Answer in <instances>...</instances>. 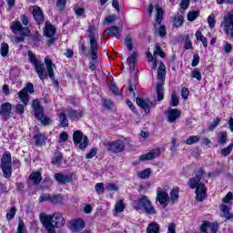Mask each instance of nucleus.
Segmentation results:
<instances>
[{"instance_id": "f257e3e1", "label": "nucleus", "mask_w": 233, "mask_h": 233, "mask_svg": "<svg viewBox=\"0 0 233 233\" xmlns=\"http://www.w3.org/2000/svg\"><path fill=\"white\" fill-rule=\"evenodd\" d=\"M40 223L46 233H56V228H62L65 227V218L59 212L52 215L46 213H41L39 215Z\"/></svg>"}, {"instance_id": "f03ea898", "label": "nucleus", "mask_w": 233, "mask_h": 233, "mask_svg": "<svg viewBox=\"0 0 233 233\" xmlns=\"http://www.w3.org/2000/svg\"><path fill=\"white\" fill-rule=\"evenodd\" d=\"M34 84L28 83L26 86H25L20 92H18V98L22 101L23 104H17L15 106V114H25V106H28V101H30L28 97L29 94H34Z\"/></svg>"}, {"instance_id": "7ed1b4c3", "label": "nucleus", "mask_w": 233, "mask_h": 233, "mask_svg": "<svg viewBox=\"0 0 233 233\" xmlns=\"http://www.w3.org/2000/svg\"><path fill=\"white\" fill-rule=\"evenodd\" d=\"M167 76V66L163 62L160 63L157 69L158 83L156 85V93L157 101H163L165 95L163 93V85H165V76Z\"/></svg>"}, {"instance_id": "20e7f679", "label": "nucleus", "mask_w": 233, "mask_h": 233, "mask_svg": "<svg viewBox=\"0 0 233 233\" xmlns=\"http://www.w3.org/2000/svg\"><path fill=\"white\" fill-rule=\"evenodd\" d=\"M32 108H33L35 117L38 121H40V123H42V125L46 127V126L50 125V123H52V119L50 118V116L45 115V109L39 103L38 99L33 100Z\"/></svg>"}, {"instance_id": "39448f33", "label": "nucleus", "mask_w": 233, "mask_h": 233, "mask_svg": "<svg viewBox=\"0 0 233 233\" xmlns=\"http://www.w3.org/2000/svg\"><path fill=\"white\" fill-rule=\"evenodd\" d=\"M86 32L89 34L90 57L96 63L97 61V50H99L97 40H96V25H89Z\"/></svg>"}, {"instance_id": "423d86ee", "label": "nucleus", "mask_w": 233, "mask_h": 233, "mask_svg": "<svg viewBox=\"0 0 233 233\" xmlns=\"http://www.w3.org/2000/svg\"><path fill=\"white\" fill-rule=\"evenodd\" d=\"M156 10V23L154 25L155 34H157V35H159L160 37H165L167 35V27L161 25L163 21V15H165V12L161 7H157Z\"/></svg>"}, {"instance_id": "0eeeda50", "label": "nucleus", "mask_w": 233, "mask_h": 233, "mask_svg": "<svg viewBox=\"0 0 233 233\" xmlns=\"http://www.w3.org/2000/svg\"><path fill=\"white\" fill-rule=\"evenodd\" d=\"M135 208L136 210H145L146 214H156V208L152 206V202L148 199V197L145 195L138 198Z\"/></svg>"}, {"instance_id": "6e6552de", "label": "nucleus", "mask_w": 233, "mask_h": 233, "mask_svg": "<svg viewBox=\"0 0 233 233\" xmlns=\"http://www.w3.org/2000/svg\"><path fill=\"white\" fill-rule=\"evenodd\" d=\"M1 168L5 177H12V155H10V152H5V154L3 156Z\"/></svg>"}, {"instance_id": "1a4fd4ad", "label": "nucleus", "mask_w": 233, "mask_h": 233, "mask_svg": "<svg viewBox=\"0 0 233 233\" xmlns=\"http://www.w3.org/2000/svg\"><path fill=\"white\" fill-rule=\"evenodd\" d=\"M105 147L111 154H119V152L125 150V142H123V140H115L106 143Z\"/></svg>"}, {"instance_id": "9d476101", "label": "nucleus", "mask_w": 233, "mask_h": 233, "mask_svg": "<svg viewBox=\"0 0 233 233\" xmlns=\"http://www.w3.org/2000/svg\"><path fill=\"white\" fill-rule=\"evenodd\" d=\"M221 26H224V32H226L227 35L229 37H233V14L228 13L225 15L223 18V22L221 23Z\"/></svg>"}, {"instance_id": "9b49d317", "label": "nucleus", "mask_w": 233, "mask_h": 233, "mask_svg": "<svg viewBox=\"0 0 233 233\" xmlns=\"http://www.w3.org/2000/svg\"><path fill=\"white\" fill-rule=\"evenodd\" d=\"M73 141L75 145H78V147L83 150V148H86L88 147V137H83V132L80 130H76L73 134Z\"/></svg>"}, {"instance_id": "f8f14e48", "label": "nucleus", "mask_w": 233, "mask_h": 233, "mask_svg": "<svg viewBox=\"0 0 233 233\" xmlns=\"http://www.w3.org/2000/svg\"><path fill=\"white\" fill-rule=\"evenodd\" d=\"M136 101L137 105L140 108H143L146 114H150V109L156 107V103L150 101L148 98L137 97Z\"/></svg>"}, {"instance_id": "ddd939ff", "label": "nucleus", "mask_w": 233, "mask_h": 233, "mask_svg": "<svg viewBox=\"0 0 233 233\" xmlns=\"http://www.w3.org/2000/svg\"><path fill=\"white\" fill-rule=\"evenodd\" d=\"M203 174H205V171H203V168H200L195 177L189 178L187 182L189 188H192V189L198 188V186L201 185L199 181H201V177H203Z\"/></svg>"}, {"instance_id": "4468645a", "label": "nucleus", "mask_w": 233, "mask_h": 233, "mask_svg": "<svg viewBox=\"0 0 233 233\" xmlns=\"http://www.w3.org/2000/svg\"><path fill=\"white\" fill-rule=\"evenodd\" d=\"M218 223L205 221L200 227V232L207 233L208 230H210V233H218Z\"/></svg>"}, {"instance_id": "2eb2a0df", "label": "nucleus", "mask_w": 233, "mask_h": 233, "mask_svg": "<svg viewBox=\"0 0 233 233\" xmlns=\"http://www.w3.org/2000/svg\"><path fill=\"white\" fill-rule=\"evenodd\" d=\"M181 117V111L177 108L169 109L167 111V119L168 123H176Z\"/></svg>"}, {"instance_id": "dca6fc26", "label": "nucleus", "mask_w": 233, "mask_h": 233, "mask_svg": "<svg viewBox=\"0 0 233 233\" xmlns=\"http://www.w3.org/2000/svg\"><path fill=\"white\" fill-rule=\"evenodd\" d=\"M195 188L197 201H205V198H207V187L205 184H198V186Z\"/></svg>"}, {"instance_id": "f3484780", "label": "nucleus", "mask_w": 233, "mask_h": 233, "mask_svg": "<svg viewBox=\"0 0 233 233\" xmlns=\"http://www.w3.org/2000/svg\"><path fill=\"white\" fill-rule=\"evenodd\" d=\"M11 30L15 34L20 32V34H23V35H30V30H28V28L23 27V25L19 21L13 23V25H11Z\"/></svg>"}, {"instance_id": "a211bd4d", "label": "nucleus", "mask_w": 233, "mask_h": 233, "mask_svg": "<svg viewBox=\"0 0 233 233\" xmlns=\"http://www.w3.org/2000/svg\"><path fill=\"white\" fill-rule=\"evenodd\" d=\"M34 66L36 74H38V77L41 79V81H45L48 76L45 70V64H43L41 61H38L34 65Z\"/></svg>"}, {"instance_id": "6ab92c4d", "label": "nucleus", "mask_w": 233, "mask_h": 233, "mask_svg": "<svg viewBox=\"0 0 233 233\" xmlns=\"http://www.w3.org/2000/svg\"><path fill=\"white\" fill-rule=\"evenodd\" d=\"M161 154V150L159 148H155L149 151L148 153L142 155L139 157L140 161H150L152 159H156V157H159Z\"/></svg>"}, {"instance_id": "aec40b11", "label": "nucleus", "mask_w": 233, "mask_h": 233, "mask_svg": "<svg viewBox=\"0 0 233 233\" xmlns=\"http://www.w3.org/2000/svg\"><path fill=\"white\" fill-rule=\"evenodd\" d=\"M0 114L4 119H10L12 117V104L8 102L2 104Z\"/></svg>"}, {"instance_id": "412c9836", "label": "nucleus", "mask_w": 233, "mask_h": 233, "mask_svg": "<svg viewBox=\"0 0 233 233\" xmlns=\"http://www.w3.org/2000/svg\"><path fill=\"white\" fill-rule=\"evenodd\" d=\"M33 17L37 25L45 23V15H43V11L39 6L33 7Z\"/></svg>"}, {"instance_id": "4be33fe9", "label": "nucleus", "mask_w": 233, "mask_h": 233, "mask_svg": "<svg viewBox=\"0 0 233 233\" xmlns=\"http://www.w3.org/2000/svg\"><path fill=\"white\" fill-rule=\"evenodd\" d=\"M156 201H158L160 205H165V203H168V201H170V197L167 191H161L158 187L157 190Z\"/></svg>"}, {"instance_id": "5701e85b", "label": "nucleus", "mask_w": 233, "mask_h": 233, "mask_svg": "<svg viewBox=\"0 0 233 233\" xmlns=\"http://www.w3.org/2000/svg\"><path fill=\"white\" fill-rule=\"evenodd\" d=\"M69 228L73 232H79V230H83L85 228V221L81 218H78L76 220H73L70 222Z\"/></svg>"}, {"instance_id": "b1692460", "label": "nucleus", "mask_w": 233, "mask_h": 233, "mask_svg": "<svg viewBox=\"0 0 233 233\" xmlns=\"http://www.w3.org/2000/svg\"><path fill=\"white\" fill-rule=\"evenodd\" d=\"M56 181L60 183L61 185H66V183H70L72 181V175H65L63 173H56L54 175Z\"/></svg>"}, {"instance_id": "393cba45", "label": "nucleus", "mask_w": 233, "mask_h": 233, "mask_svg": "<svg viewBox=\"0 0 233 233\" xmlns=\"http://www.w3.org/2000/svg\"><path fill=\"white\" fill-rule=\"evenodd\" d=\"M45 65L46 66L47 74L50 79H56V75H54V68H56V65L52 63V59L46 57Z\"/></svg>"}, {"instance_id": "a878e982", "label": "nucleus", "mask_w": 233, "mask_h": 233, "mask_svg": "<svg viewBox=\"0 0 233 233\" xmlns=\"http://www.w3.org/2000/svg\"><path fill=\"white\" fill-rule=\"evenodd\" d=\"M45 35L46 37H54L56 35V27L50 22H46Z\"/></svg>"}, {"instance_id": "bb28decb", "label": "nucleus", "mask_w": 233, "mask_h": 233, "mask_svg": "<svg viewBox=\"0 0 233 233\" xmlns=\"http://www.w3.org/2000/svg\"><path fill=\"white\" fill-rule=\"evenodd\" d=\"M230 208L225 204L220 205V211L222 212L223 218L226 219H233V214L230 213Z\"/></svg>"}, {"instance_id": "cd10ccee", "label": "nucleus", "mask_w": 233, "mask_h": 233, "mask_svg": "<svg viewBox=\"0 0 233 233\" xmlns=\"http://www.w3.org/2000/svg\"><path fill=\"white\" fill-rule=\"evenodd\" d=\"M67 117L71 119V121H76V119L83 117V112L76 111V109H70L67 113Z\"/></svg>"}, {"instance_id": "c85d7f7f", "label": "nucleus", "mask_w": 233, "mask_h": 233, "mask_svg": "<svg viewBox=\"0 0 233 233\" xmlns=\"http://www.w3.org/2000/svg\"><path fill=\"white\" fill-rule=\"evenodd\" d=\"M105 35H112V37H119V28L111 26L104 31Z\"/></svg>"}, {"instance_id": "c756f323", "label": "nucleus", "mask_w": 233, "mask_h": 233, "mask_svg": "<svg viewBox=\"0 0 233 233\" xmlns=\"http://www.w3.org/2000/svg\"><path fill=\"white\" fill-rule=\"evenodd\" d=\"M185 22V17L181 15H177L173 16V26L176 28H179V26H183V23Z\"/></svg>"}, {"instance_id": "7c9ffc66", "label": "nucleus", "mask_w": 233, "mask_h": 233, "mask_svg": "<svg viewBox=\"0 0 233 233\" xmlns=\"http://www.w3.org/2000/svg\"><path fill=\"white\" fill-rule=\"evenodd\" d=\"M58 117H59L60 127L62 128H66V127H68V119L66 118V113L61 112Z\"/></svg>"}, {"instance_id": "2f4dec72", "label": "nucleus", "mask_w": 233, "mask_h": 233, "mask_svg": "<svg viewBox=\"0 0 233 233\" xmlns=\"http://www.w3.org/2000/svg\"><path fill=\"white\" fill-rule=\"evenodd\" d=\"M147 233H159V225L156 222H151L147 228Z\"/></svg>"}, {"instance_id": "473e14b6", "label": "nucleus", "mask_w": 233, "mask_h": 233, "mask_svg": "<svg viewBox=\"0 0 233 233\" xmlns=\"http://www.w3.org/2000/svg\"><path fill=\"white\" fill-rule=\"evenodd\" d=\"M49 201H50V203H53L54 205H59V204L63 203V196L50 195Z\"/></svg>"}, {"instance_id": "72a5a7b5", "label": "nucleus", "mask_w": 233, "mask_h": 233, "mask_svg": "<svg viewBox=\"0 0 233 233\" xmlns=\"http://www.w3.org/2000/svg\"><path fill=\"white\" fill-rule=\"evenodd\" d=\"M29 179H31V181H34L35 185H39V183L41 182V173L39 172H34L29 176Z\"/></svg>"}, {"instance_id": "f704fd0d", "label": "nucleus", "mask_w": 233, "mask_h": 233, "mask_svg": "<svg viewBox=\"0 0 233 233\" xmlns=\"http://www.w3.org/2000/svg\"><path fill=\"white\" fill-rule=\"evenodd\" d=\"M35 139V143L37 147H41V145H43L46 141V137L45 135H36L34 137Z\"/></svg>"}, {"instance_id": "c9c22d12", "label": "nucleus", "mask_w": 233, "mask_h": 233, "mask_svg": "<svg viewBox=\"0 0 233 233\" xmlns=\"http://www.w3.org/2000/svg\"><path fill=\"white\" fill-rule=\"evenodd\" d=\"M195 36L197 37L198 41H201L202 45H204L205 48L208 46V41L205 36L201 34V31H197L195 34Z\"/></svg>"}, {"instance_id": "e433bc0d", "label": "nucleus", "mask_w": 233, "mask_h": 233, "mask_svg": "<svg viewBox=\"0 0 233 233\" xmlns=\"http://www.w3.org/2000/svg\"><path fill=\"white\" fill-rule=\"evenodd\" d=\"M125 43L127 50H129V52H132L134 48V44L132 43V36L127 35L125 38Z\"/></svg>"}, {"instance_id": "4c0bfd02", "label": "nucleus", "mask_w": 233, "mask_h": 233, "mask_svg": "<svg viewBox=\"0 0 233 233\" xmlns=\"http://www.w3.org/2000/svg\"><path fill=\"white\" fill-rule=\"evenodd\" d=\"M125 210V205L123 204V200H118L115 205V212L119 214V212H123Z\"/></svg>"}, {"instance_id": "58836bf2", "label": "nucleus", "mask_w": 233, "mask_h": 233, "mask_svg": "<svg viewBox=\"0 0 233 233\" xmlns=\"http://www.w3.org/2000/svg\"><path fill=\"white\" fill-rule=\"evenodd\" d=\"M8 50H9L8 44L3 43L0 48L1 56L3 57H6V56H8Z\"/></svg>"}, {"instance_id": "ea45409f", "label": "nucleus", "mask_w": 233, "mask_h": 233, "mask_svg": "<svg viewBox=\"0 0 233 233\" xmlns=\"http://www.w3.org/2000/svg\"><path fill=\"white\" fill-rule=\"evenodd\" d=\"M233 150V143L229 144L227 147L221 149L220 153L222 156L227 157L232 152Z\"/></svg>"}, {"instance_id": "a19ab883", "label": "nucleus", "mask_w": 233, "mask_h": 233, "mask_svg": "<svg viewBox=\"0 0 233 233\" xmlns=\"http://www.w3.org/2000/svg\"><path fill=\"white\" fill-rule=\"evenodd\" d=\"M170 199L173 203H176L179 199V191L177 189H172L170 192Z\"/></svg>"}, {"instance_id": "79ce46f5", "label": "nucleus", "mask_w": 233, "mask_h": 233, "mask_svg": "<svg viewBox=\"0 0 233 233\" xmlns=\"http://www.w3.org/2000/svg\"><path fill=\"white\" fill-rule=\"evenodd\" d=\"M150 168H147L143 171L138 172L137 176L138 177H141V179H147V177H150Z\"/></svg>"}, {"instance_id": "37998d69", "label": "nucleus", "mask_w": 233, "mask_h": 233, "mask_svg": "<svg viewBox=\"0 0 233 233\" xmlns=\"http://www.w3.org/2000/svg\"><path fill=\"white\" fill-rule=\"evenodd\" d=\"M219 123H221V118L216 117L213 120V122L208 126L209 132H212L214 130V128H216V127H218V125H219Z\"/></svg>"}, {"instance_id": "c03bdc74", "label": "nucleus", "mask_w": 233, "mask_h": 233, "mask_svg": "<svg viewBox=\"0 0 233 233\" xmlns=\"http://www.w3.org/2000/svg\"><path fill=\"white\" fill-rule=\"evenodd\" d=\"M199 141V137L198 136H190L186 141V145H194V143H198Z\"/></svg>"}, {"instance_id": "a18cd8bd", "label": "nucleus", "mask_w": 233, "mask_h": 233, "mask_svg": "<svg viewBox=\"0 0 233 233\" xmlns=\"http://www.w3.org/2000/svg\"><path fill=\"white\" fill-rule=\"evenodd\" d=\"M184 47L186 48V50H190V48H192V41H190V36H188V35H184Z\"/></svg>"}, {"instance_id": "49530a36", "label": "nucleus", "mask_w": 233, "mask_h": 233, "mask_svg": "<svg viewBox=\"0 0 233 233\" xmlns=\"http://www.w3.org/2000/svg\"><path fill=\"white\" fill-rule=\"evenodd\" d=\"M198 16H199V12L198 11L189 12L187 14V20L196 21V19H198Z\"/></svg>"}, {"instance_id": "de8ad7c7", "label": "nucleus", "mask_w": 233, "mask_h": 233, "mask_svg": "<svg viewBox=\"0 0 233 233\" xmlns=\"http://www.w3.org/2000/svg\"><path fill=\"white\" fill-rule=\"evenodd\" d=\"M171 105L173 106H177V105H179V99L177 98V95L176 94V91L172 92V95H171Z\"/></svg>"}, {"instance_id": "09e8293b", "label": "nucleus", "mask_w": 233, "mask_h": 233, "mask_svg": "<svg viewBox=\"0 0 233 233\" xmlns=\"http://www.w3.org/2000/svg\"><path fill=\"white\" fill-rule=\"evenodd\" d=\"M27 55H28L30 63H32L33 65H35L36 63L39 62V60L37 58H35V56L34 55V53L31 50L27 51Z\"/></svg>"}, {"instance_id": "8fccbe9b", "label": "nucleus", "mask_w": 233, "mask_h": 233, "mask_svg": "<svg viewBox=\"0 0 233 233\" xmlns=\"http://www.w3.org/2000/svg\"><path fill=\"white\" fill-rule=\"evenodd\" d=\"M191 77L193 79H197V81H201V72H199V70L198 69H194L191 72Z\"/></svg>"}, {"instance_id": "3c124183", "label": "nucleus", "mask_w": 233, "mask_h": 233, "mask_svg": "<svg viewBox=\"0 0 233 233\" xmlns=\"http://www.w3.org/2000/svg\"><path fill=\"white\" fill-rule=\"evenodd\" d=\"M95 188H96V194L98 195H101L103 194V192H105V185L103 183H97L95 186Z\"/></svg>"}, {"instance_id": "603ef678", "label": "nucleus", "mask_w": 233, "mask_h": 233, "mask_svg": "<svg viewBox=\"0 0 233 233\" xmlns=\"http://www.w3.org/2000/svg\"><path fill=\"white\" fill-rule=\"evenodd\" d=\"M218 143L220 145H225L227 143V133H221L218 135Z\"/></svg>"}, {"instance_id": "864d4df0", "label": "nucleus", "mask_w": 233, "mask_h": 233, "mask_svg": "<svg viewBox=\"0 0 233 233\" xmlns=\"http://www.w3.org/2000/svg\"><path fill=\"white\" fill-rule=\"evenodd\" d=\"M208 23L210 28H214V26H216V16L214 15H210L208 17Z\"/></svg>"}, {"instance_id": "5fc2aeb1", "label": "nucleus", "mask_w": 233, "mask_h": 233, "mask_svg": "<svg viewBox=\"0 0 233 233\" xmlns=\"http://www.w3.org/2000/svg\"><path fill=\"white\" fill-rule=\"evenodd\" d=\"M154 56H160V57H165V52H163L159 46H157L154 50Z\"/></svg>"}, {"instance_id": "6e6d98bb", "label": "nucleus", "mask_w": 233, "mask_h": 233, "mask_svg": "<svg viewBox=\"0 0 233 233\" xmlns=\"http://www.w3.org/2000/svg\"><path fill=\"white\" fill-rule=\"evenodd\" d=\"M63 160V156L61 154H57L56 155L53 159V165H59V163H61V161Z\"/></svg>"}, {"instance_id": "4d7b16f0", "label": "nucleus", "mask_w": 233, "mask_h": 233, "mask_svg": "<svg viewBox=\"0 0 233 233\" xmlns=\"http://www.w3.org/2000/svg\"><path fill=\"white\" fill-rule=\"evenodd\" d=\"M188 96H190V91L187 87H182L181 90V97L183 99H188Z\"/></svg>"}, {"instance_id": "13d9d810", "label": "nucleus", "mask_w": 233, "mask_h": 233, "mask_svg": "<svg viewBox=\"0 0 233 233\" xmlns=\"http://www.w3.org/2000/svg\"><path fill=\"white\" fill-rule=\"evenodd\" d=\"M26 231V228L25 227V222L19 221L17 227V233H25Z\"/></svg>"}, {"instance_id": "bf43d9fd", "label": "nucleus", "mask_w": 233, "mask_h": 233, "mask_svg": "<svg viewBox=\"0 0 233 233\" xmlns=\"http://www.w3.org/2000/svg\"><path fill=\"white\" fill-rule=\"evenodd\" d=\"M177 147H179V144H177V139L176 138H172L171 140V152H176V150L177 149Z\"/></svg>"}, {"instance_id": "052dcab7", "label": "nucleus", "mask_w": 233, "mask_h": 233, "mask_svg": "<svg viewBox=\"0 0 233 233\" xmlns=\"http://www.w3.org/2000/svg\"><path fill=\"white\" fill-rule=\"evenodd\" d=\"M96 154H97L96 148H92L86 155V159H92V157H96Z\"/></svg>"}, {"instance_id": "680f3d73", "label": "nucleus", "mask_w": 233, "mask_h": 233, "mask_svg": "<svg viewBox=\"0 0 233 233\" xmlns=\"http://www.w3.org/2000/svg\"><path fill=\"white\" fill-rule=\"evenodd\" d=\"M15 208H11L9 213L6 214V218L10 221L15 216Z\"/></svg>"}, {"instance_id": "e2e57ef3", "label": "nucleus", "mask_w": 233, "mask_h": 233, "mask_svg": "<svg viewBox=\"0 0 233 233\" xmlns=\"http://www.w3.org/2000/svg\"><path fill=\"white\" fill-rule=\"evenodd\" d=\"M137 59V54L136 52H133L131 56L127 58V61L129 64L136 63V60Z\"/></svg>"}, {"instance_id": "0e129e2a", "label": "nucleus", "mask_w": 233, "mask_h": 233, "mask_svg": "<svg viewBox=\"0 0 233 233\" xmlns=\"http://www.w3.org/2000/svg\"><path fill=\"white\" fill-rule=\"evenodd\" d=\"M199 65V55H194L191 62L192 66H198Z\"/></svg>"}, {"instance_id": "69168bd1", "label": "nucleus", "mask_w": 233, "mask_h": 233, "mask_svg": "<svg viewBox=\"0 0 233 233\" xmlns=\"http://www.w3.org/2000/svg\"><path fill=\"white\" fill-rule=\"evenodd\" d=\"M233 199V195L232 192H228L226 197L223 198L222 201L223 203H228V201H232Z\"/></svg>"}, {"instance_id": "338daca9", "label": "nucleus", "mask_w": 233, "mask_h": 233, "mask_svg": "<svg viewBox=\"0 0 233 233\" xmlns=\"http://www.w3.org/2000/svg\"><path fill=\"white\" fill-rule=\"evenodd\" d=\"M106 190H108L109 192L117 190V187L116 186V184H110V183H108V184L106 185Z\"/></svg>"}, {"instance_id": "774afa93", "label": "nucleus", "mask_w": 233, "mask_h": 233, "mask_svg": "<svg viewBox=\"0 0 233 233\" xmlns=\"http://www.w3.org/2000/svg\"><path fill=\"white\" fill-rule=\"evenodd\" d=\"M167 233H176V225L174 223L168 225Z\"/></svg>"}]
</instances>
